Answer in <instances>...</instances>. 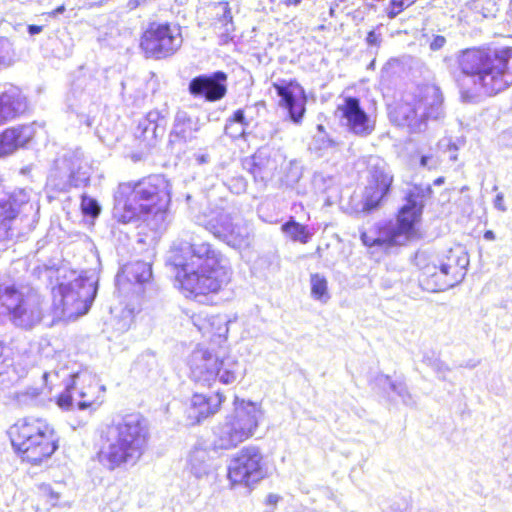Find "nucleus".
Returning <instances> with one entry per match:
<instances>
[{"label":"nucleus","mask_w":512,"mask_h":512,"mask_svg":"<svg viewBox=\"0 0 512 512\" xmlns=\"http://www.w3.org/2000/svg\"><path fill=\"white\" fill-rule=\"evenodd\" d=\"M70 384L66 385L65 390L59 395L57 404L64 410L73 408L74 402L80 410L91 407L95 402V394L98 387L94 377L90 374H73Z\"/></svg>","instance_id":"15"},{"label":"nucleus","mask_w":512,"mask_h":512,"mask_svg":"<svg viewBox=\"0 0 512 512\" xmlns=\"http://www.w3.org/2000/svg\"><path fill=\"white\" fill-rule=\"evenodd\" d=\"M215 371V380L218 379L226 385L234 383L238 378H243L245 374L240 362L230 355L221 359L218 358V365Z\"/></svg>","instance_id":"30"},{"label":"nucleus","mask_w":512,"mask_h":512,"mask_svg":"<svg viewBox=\"0 0 512 512\" xmlns=\"http://www.w3.org/2000/svg\"><path fill=\"white\" fill-rule=\"evenodd\" d=\"M386 512H413L412 507L402 509L399 505H391Z\"/></svg>","instance_id":"53"},{"label":"nucleus","mask_w":512,"mask_h":512,"mask_svg":"<svg viewBox=\"0 0 512 512\" xmlns=\"http://www.w3.org/2000/svg\"><path fill=\"white\" fill-rule=\"evenodd\" d=\"M188 470L191 477L200 479L216 476L215 468L210 463L209 453L204 448H195L191 451L188 460Z\"/></svg>","instance_id":"29"},{"label":"nucleus","mask_w":512,"mask_h":512,"mask_svg":"<svg viewBox=\"0 0 512 512\" xmlns=\"http://www.w3.org/2000/svg\"><path fill=\"white\" fill-rule=\"evenodd\" d=\"M280 499L279 495L271 493L266 498V504L275 507Z\"/></svg>","instance_id":"52"},{"label":"nucleus","mask_w":512,"mask_h":512,"mask_svg":"<svg viewBox=\"0 0 512 512\" xmlns=\"http://www.w3.org/2000/svg\"><path fill=\"white\" fill-rule=\"evenodd\" d=\"M39 489L45 496L48 497L49 501L51 502V506H56V501L59 499V493L55 492L47 484H41Z\"/></svg>","instance_id":"45"},{"label":"nucleus","mask_w":512,"mask_h":512,"mask_svg":"<svg viewBox=\"0 0 512 512\" xmlns=\"http://www.w3.org/2000/svg\"><path fill=\"white\" fill-rule=\"evenodd\" d=\"M446 43V39L444 36L437 35L433 38L430 43V48L433 51L440 50Z\"/></svg>","instance_id":"49"},{"label":"nucleus","mask_w":512,"mask_h":512,"mask_svg":"<svg viewBox=\"0 0 512 512\" xmlns=\"http://www.w3.org/2000/svg\"><path fill=\"white\" fill-rule=\"evenodd\" d=\"M442 104L440 89L435 85H425L418 88L410 100L399 104L391 112V119L410 132L419 133L427 128L428 120H436L443 115Z\"/></svg>","instance_id":"7"},{"label":"nucleus","mask_w":512,"mask_h":512,"mask_svg":"<svg viewBox=\"0 0 512 512\" xmlns=\"http://www.w3.org/2000/svg\"><path fill=\"white\" fill-rule=\"evenodd\" d=\"M262 417L263 411L258 405L235 397L233 413L213 431L212 449L218 452L237 448L253 437Z\"/></svg>","instance_id":"6"},{"label":"nucleus","mask_w":512,"mask_h":512,"mask_svg":"<svg viewBox=\"0 0 512 512\" xmlns=\"http://www.w3.org/2000/svg\"><path fill=\"white\" fill-rule=\"evenodd\" d=\"M223 401L224 396L220 393H216L209 397L203 394H194L189 408V417L200 422L202 419L215 414L219 410Z\"/></svg>","instance_id":"27"},{"label":"nucleus","mask_w":512,"mask_h":512,"mask_svg":"<svg viewBox=\"0 0 512 512\" xmlns=\"http://www.w3.org/2000/svg\"><path fill=\"white\" fill-rule=\"evenodd\" d=\"M512 49L490 51L466 49L460 52L457 62L465 79L461 84L462 98L467 101L479 94L495 95L512 83Z\"/></svg>","instance_id":"2"},{"label":"nucleus","mask_w":512,"mask_h":512,"mask_svg":"<svg viewBox=\"0 0 512 512\" xmlns=\"http://www.w3.org/2000/svg\"><path fill=\"white\" fill-rule=\"evenodd\" d=\"M82 210L85 214L90 216H97L100 212V207L94 199L84 197L81 203Z\"/></svg>","instance_id":"42"},{"label":"nucleus","mask_w":512,"mask_h":512,"mask_svg":"<svg viewBox=\"0 0 512 512\" xmlns=\"http://www.w3.org/2000/svg\"><path fill=\"white\" fill-rule=\"evenodd\" d=\"M21 234L16 227V223L0 218V249Z\"/></svg>","instance_id":"38"},{"label":"nucleus","mask_w":512,"mask_h":512,"mask_svg":"<svg viewBox=\"0 0 512 512\" xmlns=\"http://www.w3.org/2000/svg\"><path fill=\"white\" fill-rule=\"evenodd\" d=\"M367 185L363 195V210L371 211L388 197L394 180L389 165L380 157L371 156L367 162Z\"/></svg>","instance_id":"13"},{"label":"nucleus","mask_w":512,"mask_h":512,"mask_svg":"<svg viewBox=\"0 0 512 512\" xmlns=\"http://www.w3.org/2000/svg\"><path fill=\"white\" fill-rule=\"evenodd\" d=\"M415 261L421 270V284L431 292L445 291L462 282L469 265L468 254L460 245L442 256L418 252Z\"/></svg>","instance_id":"4"},{"label":"nucleus","mask_w":512,"mask_h":512,"mask_svg":"<svg viewBox=\"0 0 512 512\" xmlns=\"http://www.w3.org/2000/svg\"><path fill=\"white\" fill-rule=\"evenodd\" d=\"M215 15L219 18L215 22V29L219 30L224 42L230 38V33L234 30L232 15L228 3L220 2L214 6Z\"/></svg>","instance_id":"33"},{"label":"nucleus","mask_w":512,"mask_h":512,"mask_svg":"<svg viewBox=\"0 0 512 512\" xmlns=\"http://www.w3.org/2000/svg\"><path fill=\"white\" fill-rule=\"evenodd\" d=\"M13 55V44L7 38H0V64L10 61Z\"/></svg>","instance_id":"41"},{"label":"nucleus","mask_w":512,"mask_h":512,"mask_svg":"<svg viewBox=\"0 0 512 512\" xmlns=\"http://www.w3.org/2000/svg\"><path fill=\"white\" fill-rule=\"evenodd\" d=\"M192 322L195 327L203 334H211L215 336H224L228 332L225 319L220 316H211L204 312L193 314L191 316Z\"/></svg>","instance_id":"32"},{"label":"nucleus","mask_w":512,"mask_h":512,"mask_svg":"<svg viewBox=\"0 0 512 512\" xmlns=\"http://www.w3.org/2000/svg\"><path fill=\"white\" fill-rule=\"evenodd\" d=\"M188 243V257L175 254L173 263L178 268L181 287L195 295L217 293L231 280L232 268L228 258L210 243Z\"/></svg>","instance_id":"1"},{"label":"nucleus","mask_w":512,"mask_h":512,"mask_svg":"<svg viewBox=\"0 0 512 512\" xmlns=\"http://www.w3.org/2000/svg\"><path fill=\"white\" fill-rule=\"evenodd\" d=\"M262 454L259 448L248 446L241 449L230 460L227 468L228 480H259Z\"/></svg>","instance_id":"17"},{"label":"nucleus","mask_w":512,"mask_h":512,"mask_svg":"<svg viewBox=\"0 0 512 512\" xmlns=\"http://www.w3.org/2000/svg\"><path fill=\"white\" fill-rule=\"evenodd\" d=\"M181 45L180 28L167 23H151L141 40L145 53L156 58L174 54Z\"/></svg>","instance_id":"14"},{"label":"nucleus","mask_w":512,"mask_h":512,"mask_svg":"<svg viewBox=\"0 0 512 512\" xmlns=\"http://www.w3.org/2000/svg\"><path fill=\"white\" fill-rule=\"evenodd\" d=\"M401 207L396 223L384 228V239L389 245H403L416 234L415 224L420 220L424 207V193L418 187L411 189Z\"/></svg>","instance_id":"11"},{"label":"nucleus","mask_w":512,"mask_h":512,"mask_svg":"<svg viewBox=\"0 0 512 512\" xmlns=\"http://www.w3.org/2000/svg\"><path fill=\"white\" fill-rule=\"evenodd\" d=\"M333 145H334L333 140H331V139L323 140L322 147L326 148V147H330V146H333Z\"/></svg>","instance_id":"58"},{"label":"nucleus","mask_w":512,"mask_h":512,"mask_svg":"<svg viewBox=\"0 0 512 512\" xmlns=\"http://www.w3.org/2000/svg\"><path fill=\"white\" fill-rule=\"evenodd\" d=\"M131 193L139 203L152 207L155 230L163 228L171 201V184L163 175H151L138 182L122 183V194Z\"/></svg>","instance_id":"9"},{"label":"nucleus","mask_w":512,"mask_h":512,"mask_svg":"<svg viewBox=\"0 0 512 512\" xmlns=\"http://www.w3.org/2000/svg\"><path fill=\"white\" fill-rule=\"evenodd\" d=\"M383 381L384 384H387L393 392H395L399 397L402 398L405 404H408L409 400L411 399V396L404 383L394 382L391 380L389 376H383Z\"/></svg>","instance_id":"40"},{"label":"nucleus","mask_w":512,"mask_h":512,"mask_svg":"<svg viewBox=\"0 0 512 512\" xmlns=\"http://www.w3.org/2000/svg\"><path fill=\"white\" fill-rule=\"evenodd\" d=\"M342 112V118L348 130L358 136H368L374 130V121L360 106L355 97H347L338 108Z\"/></svg>","instance_id":"18"},{"label":"nucleus","mask_w":512,"mask_h":512,"mask_svg":"<svg viewBox=\"0 0 512 512\" xmlns=\"http://www.w3.org/2000/svg\"><path fill=\"white\" fill-rule=\"evenodd\" d=\"M192 322L195 327L203 334H211L215 336H224L228 332L225 319L220 316H211L204 312L193 314L191 316Z\"/></svg>","instance_id":"31"},{"label":"nucleus","mask_w":512,"mask_h":512,"mask_svg":"<svg viewBox=\"0 0 512 512\" xmlns=\"http://www.w3.org/2000/svg\"><path fill=\"white\" fill-rule=\"evenodd\" d=\"M12 372L14 374V377L11 380H17L21 377H23L27 372V365L21 367L18 369L16 366L13 365Z\"/></svg>","instance_id":"51"},{"label":"nucleus","mask_w":512,"mask_h":512,"mask_svg":"<svg viewBox=\"0 0 512 512\" xmlns=\"http://www.w3.org/2000/svg\"><path fill=\"white\" fill-rule=\"evenodd\" d=\"M494 207L501 212H505L507 210V207L504 204V196L502 193L496 195L494 200Z\"/></svg>","instance_id":"50"},{"label":"nucleus","mask_w":512,"mask_h":512,"mask_svg":"<svg viewBox=\"0 0 512 512\" xmlns=\"http://www.w3.org/2000/svg\"><path fill=\"white\" fill-rule=\"evenodd\" d=\"M226 79V74L221 71L210 76L200 75L190 81L189 91L195 97H204L207 101L214 102L225 96Z\"/></svg>","instance_id":"20"},{"label":"nucleus","mask_w":512,"mask_h":512,"mask_svg":"<svg viewBox=\"0 0 512 512\" xmlns=\"http://www.w3.org/2000/svg\"><path fill=\"white\" fill-rule=\"evenodd\" d=\"M361 240L364 245L369 246V247L374 246V245H380L382 243L389 244V242L384 239V229L380 232V235L377 238L370 237V236H368L367 233H362Z\"/></svg>","instance_id":"44"},{"label":"nucleus","mask_w":512,"mask_h":512,"mask_svg":"<svg viewBox=\"0 0 512 512\" xmlns=\"http://www.w3.org/2000/svg\"><path fill=\"white\" fill-rule=\"evenodd\" d=\"M0 306L11 321L22 328H32L43 316L41 297L34 292L24 295L14 284L0 283Z\"/></svg>","instance_id":"10"},{"label":"nucleus","mask_w":512,"mask_h":512,"mask_svg":"<svg viewBox=\"0 0 512 512\" xmlns=\"http://www.w3.org/2000/svg\"><path fill=\"white\" fill-rule=\"evenodd\" d=\"M366 42L369 46H379L381 43V34L377 33L375 30H371L366 37Z\"/></svg>","instance_id":"48"},{"label":"nucleus","mask_w":512,"mask_h":512,"mask_svg":"<svg viewBox=\"0 0 512 512\" xmlns=\"http://www.w3.org/2000/svg\"><path fill=\"white\" fill-rule=\"evenodd\" d=\"M251 120L247 119L244 110H236L225 125V133L232 138H240L245 135L246 128L250 125Z\"/></svg>","instance_id":"34"},{"label":"nucleus","mask_w":512,"mask_h":512,"mask_svg":"<svg viewBox=\"0 0 512 512\" xmlns=\"http://www.w3.org/2000/svg\"><path fill=\"white\" fill-rule=\"evenodd\" d=\"M264 512H274L273 510H267V511H264Z\"/></svg>","instance_id":"62"},{"label":"nucleus","mask_w":512,"mask_h":512,"mask_svg":"<svg viewBox=\"0 0 512 512\" xmlns=\"http://www.w3.org/2000/svg\"><path fill=\"white\" fill-rule=\"evenodd\" d=\"M420 165L429 170L437 168L439 165L438 159L433 156H422L420 159Z\"/></svg>","instance_id":"47"},{"label":"nucleus","mask_w":512,"mask_h":512,"mask_svg":"<svg viewBox=\"0 0 512 512\" xmlns=\"http://www.w3.org/2000/svg\"><path fill=\"white\" fill-rule=\"evenodd\" d=\"M9 434L15 450L33 464L50 458L58 447L54 428L42 418L20 419L10 428Z\"/></svg>","instance_id":"5"},{"label":"nucleus","mask_w":512,"mask_h":512,"mask_svg":"<svg viewBox=\"0 0 512 512\" xmlns=\"http://www.w3.org/2000/svg\"><path fill=\"white\" fill-rule=\"evenodd\" d=\"M318 129H319L320 131H322V130H323V126H322V125H318Z\"/></svg>","instance_id":"60"},{"label":"nucleus","mask_w":512,"mask_h":512,"mask_svg":"<svg viewBox=\"0 0 512 512\" xmlns=\"http://www.w3.org/2000/svg\"><path fill=\"white\" fill-rule=\"evenodd\" d=\"M41 31H42V27L41 26H37V25H29L28 26V32H29L30 35L39 34Z\"/></svg>","instance_id":"54"},{"label":"nucleus","mask_w":512,"mask_h":512,"mask_svg":"<svg viewBox=\"0 0 512 512\" xmlns=\"http://www.w3.org/2000/svg\"><path fill=\"white\" fill-rule=\"evenodd\" d=\"M206 229L234 249H247L253 243L254 236L249 223L224 210L208 220Z\"/></svg>","instance_id":"12"},{"label":"nucleus","mask_w":512,"mask_h":512,"mask_svg":"<svg viewBox=\"0 0 512 512\" xmlns=\"http://www.w3.org/2000/svg\"><path fill=\"white\" fill-rule=\"evenodd\" d=\"M236 483H237V482H232V483H231L230 488H231V489H233V488H234V485H235Z\"/></svg>","instance_id":"59"},{"label":"nucleus","mask_w":512,"mask_h":512,"mask_svg":"<svg viewBox=\"0 0 512 512\" xmlns=\"http://www.w3.org/2000/svg\"><path fill=\"white\" fill-rule=\"evenodd\" d=\"M29 204V194L24 189H16L12 192L2 191L0 194V218L17 222V217Z\"/></svg>","instance_id":"26"},{"label":"nucleus","mask_w":512,"mask_h":512,"mask_svg":"<svg viewBox=\"0 0 512 512\" xmlns=\"http://www.w3.org/2000/svg\"><path fill=\"white\" fill-rule=\"evenodd\" d=\"M218 357L206 349H195L189 358L191 376L196 382L208 384L215 381Z\"/></svg>","instance_id":"22"},{"label":"nucleus","mask_w":512,"mask_h":512,"mask_svg":"<svg viewBox=\"0 0 512 512\" xmlns=\"http://www.w3.org/2000/svg\"><path fill=\"white\" fill-rule=\"evenodd\" d=\"M113 218L123 224L137 222L139 220L147 222L149 226L155 229V221H152V207L139 203L136 197L131 193L122 194V183L118 186L115 194V204L113 207Z\"/></svg>","instance_id":"16"},{"label":"nucleus","mask_w":512,"mask_h":512,"mask_svg":"<svg viewBox=\"0 0 512 512\" xmlns=\"http://www.w3.org/2000/svg\"><path fill=\"white\" fill-rule=\"evenodd\" d=\"M200 161H201V162H204V161H205L204 156H202V157L200 158Z\"/></svg>","instance_id":"61"},{"label":"nucleus","mask_w":512,"mask_h":512,"mask_svg":"<svg viewBox=\"0 0 512 512\" xmlns=\"http://www.w3.org/2000/svg\"><path fill=\"white\" fill-rule=\"evenodd\" d=\"M56 166L62 177L72 186L85 185L89 180L87 165L79 148L67 151L56 161Z\"/></svg>","instance_id":"19"},{"label":"nucleus","mask_w":512,"mask_h":512,"mask_svg":"<svg viewBox=\"0 0 512 512\" xmlns=\"http://www.w3.org/2000/svg\"><path fill=\"white\" fill-rule=\"evenodd\" d=\"M200 121L197 117L190 116L186 111H177L172 130L170 132V142L173 144H187L196 138V133L200 130Z\"/></svg>","instance_id":"24"},{"label":"nucleus","mask_w":512,"mask_h":512,"mask_svg":"<svg viewBox=\"0 0 512 512\" xmlns=\"http://www.w3.org/2000/svg\"><path fill=\"white\" fill-rule=\"evenodd\" d=\"M495 234L493 231L491 230H487L485 233H484V239L488 240V241H493L495 240Z\"/></svg>","instance_id":"56"},{"label":"nucleus","mask_w":512,"mask_h":512,"mask_svg":"<svg viewBox=\"0 0 512 512\" xmlns=\"http://www.w3.org/2000/svg\"><path fill=\"white\" fill-rule=\"evenodd\" d=\"M311 294L317 299L326 302L329 299L327 293V280L324 276L316 273L311 275Z\"/></svg>","instance_id":"37"},{"label":"nucleus","mask_w":512,"mask_h":512,"mask_svg":"<svg viewBox=\"0 0 512 512\" xmlns=\"http://www.w3.org/2000/svg\"><path fill=\"white\" fill-rule=\"evenodd\" d=\"M81 122L85 123L86 126L91 127L93 124V119L90 118L89 116L82 115Z\"/></svg>","instance_id":"55"},{"label":"nucleus","mask_w":512,"mask_h":512,"mask_svg":"<svg viewBox=\"0 0 512 512\" xmlns=\"http://www.w3.org/2000/svg\"><path fill=\"white\" fill-rule=\"evenodd\" d=\"M282 230L293 240L301 243H307L311 238V233L307 227L295 222L289 221L282 226Z\"/></svg>","instance_id":"36"},{"label":"nucleus","mask_w":512,"mask_h":512,"mask_svg":"<svg viewBox=\"0 0 512 512\" xmlns=\"http://www.w3.org/2000/svg\"><path fill=\"white\" fill-rule=\"evenodd\" d=\"M246 187L247 183L245 179L242 177L234 178L231 181V189L237 194L244 192L246 190Z\"/></svg>","instance_id":"46"},{"label":"nucleus","mask_w":512,"mask_h":512,"mask_svg":"<svg viewBox=\"0 0 512 512\" xmlns=\"http://www.w3.org/2000/svg\"><path fill=\"white\" fill-rule=\"evenodd\" d=\"M164 118L165 116L160 111L151 110L147 113L144 123H140V126H143V131L147 132L149 126L153 125L152 132L155 133L161 122L164 121Z\"/></svg>","instance_id":"39"},{"label":"nucleus","mask_w":512,"mask_h":512,"mask_svg":"<svg viewBox=\"0 0 512 512\" xmlns=\"http://www.w3.org/2000/svg\"><path fill=\"white\" fill-rule=\"evenodd\" d=\"M302 0H284V4L286 6L294 5L297 6L301 3Z\"/></svg>","instance_id":"57"},{"label":"nucleus","mask_w":512,"mask_h":512,"mask_svg":"<svg viewBox=\"0 0 512 512\" xmlns=\"http://www.w3.org/2000/svg\"><path fill=\"white\" fill-rule=\"evenodd\" d=\"M124 273L129 281L139 284L148 282L152 277L151 265L144 261H135L126 265Z\"/></svg>","instance_id":"35"},{"label":"nucleus","mask_w":512,"mask_h":512,"mask_svg":"<svg viewBox=\"0 0 512 512\" xmlns=\"http://www.w3.org/2000/svg\"><path fill=\"white\" fill-rule=\"evenodd\" d=\"M246 169L254 176L255 180L258 178L264 180L271 177L277 169L275 160L270 157V152L267 149L258 150L249 160L245 161Z\"/></svg>","instance_id":"28"},{"label":"nucleus","mask_w":512,"mask_h":512,"mask_svg":"<svg viewBox=\"0 0 512 512\" xmlns=\"http://www.w3.org/2000/svg\"><path fill=\"white\" fill-rule=\"evenodd\" d=\"M278 96L281 98L280 104L284 106L290 115V118L298 123L305 113V96L302 87L297 83L273 84Z\"/></svg>","instance_id":"21"},{"label":"nucleus","mask_w":512,"mask_h":512,"mask_svg":"<svg viewBox=\"0 0 512 512\" xmlns=\"http://www.w3.org/2000/svg\"><path fill=\"white\" fill-rule=\"evenodd\" d=\"M27 97L19 88L12 87L0 94V125L12 121L28 110Z\"/></svg>","instance_id":"23"},{"label":"nucleus","mask_w":512,"mask_h":512,"mask_svg":"<svg viewBox=\"0 0 512 512\" xmlns=\"http://www.w3.org/2000/svg\"><path fill=\"white\" fill-rule=\"evenodd\" d=\"M100 462L109 470L136 463L145 452L149 429L140 414H128L114 421L104 432Z\"/></svg>","instance_id":"3"},{"label":"nucleus","mask_w":512,"mask_h":512,"mask_svg":"<svg viewBox=\"0 0 512 512\" xmlns=\"http://www.w3.org/2000/svg\"><path fill=\"white\" fill-rule=\"evenodd\" d=\"M96 293V283L88 278L77 277L71 282L61 283L53 290L54 318L71 321L86 314Z\"/></svg>","instance_id":"8"},{"label":"nucleus","mask_w":512,"mask_h":512,"mask_svg":"<svg viewBox=\"0 0 512 512\" xmlns=\"http://www.w3.org/2000/svg\"><path fill=\"white\" fill-rule=\"evenodd\" d=\"M413 3V0H391V8L389 11V17H396L404 7H408Z\"/></svg>","instance_id":"43"},{"label":"nucleus","mask_w":512,"mask_h":512,"mask_svg":"<svg viewBox=\"0 0 512 512\" xmlns=\"http://www.w3.org/2000/svg\"><path fill=\"white\" fill-rule=\"evenodd\" d=\"M34 135L33 125L7 128L0 134V157L10 155L20 147H24Z\"/></svg>","instance_id":"25"}]
</instances>
